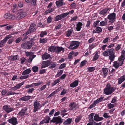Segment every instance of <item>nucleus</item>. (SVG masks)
<instances>
[{
    "label": "nucleus",
    "mask_w": 125,
    "mask_h": 125,
    "mask_svg": "<svg viewBox=\"0 0 125 125\" xmlns=\"http://www.w3.org/2000/svg\"><path fill=\"white\" fill-rule=\"evenodd\" d=\"M72 121V119L68 118L63 123L64 125H69L70 124Z\"/></svg>",
    "instance_id": "nucleus-26"
},
{
    "label": "nucleus",
    "mask_w": 125,
    "mask_h": 125,
    "mask_svg": "<svg viewBox=\"0 0 125 125\" xmlns=\"http://www.w3.org/2000/svg\"><path fill=\"white\" fill-rule=\"evenodd\" d=\"M50 55L49 54H47L46 53H45L42 56V58L43 60L47 59L50 57Z\"/></svg>",
    "instance_id": "nucleus-30"
},
{
    "label": "nucleus",
    "mask_w": 125,
    "mask_h": 125,
    "mask_svg": "<svg viewBox=\"0 0 125 125\" xmlns=\"http://www.w3.org/2000/svg\"><path fill=\"white\" fill-rule=\"evenodd\" d=\"M56 66V64L52 63L51 64V66H49V68H53L55 67Z\"/></svg>",
    "instance_id": "nucleus-61"
},
{
    "label": "nucleus",
    "mask_w": 125,
    "mask_h": 125,
    "mask_svg": "<svg viewBox=\"0 0 125 125\" xmlns=\"http://www.w3.org/2000/svg\"><path fill=\"white\" fill-rule=\"evenodd\" d=\"M49 121H48V120L47 121V120H46L45 119H44L43 120H42L41 122L40 123V125H41L42 124H43L44 123H49Z\"/></svg>",
    "instance_id": "nucleus-48"
},
{
    "label": "nucleus",
    "mask_w": 125,
    "mask_h": 125,
    "mask_svg": "<svg viewBox=\"0 0 125 125\" xmlns=\"http://www.w3.org/2000/svg\"><path fill=\"white\" fill-rule=\"evenodd\" d=\"M100 21L99 20L97 21L94 23V26L95 27H97V26L99 25V23Z\"/></svg>",
    "instance_id": "nucleus-50"
},
{
    "label": "nucleus",
    "mask_w": 125,
    "mask_h": 125,
    "mask_svg": "<svg viewBox=\"0 0 125 125\" xmlns=\"http://www.w3.org/2000/svg\"><path fill=\"white\" fill-rule=\"evenodd\" d=\"M63 0H61L57 1L56 2V3L57 5L62 6L63 4V2L62 1Z\"/></svg>",
    "instance_id": "nucleus-34"
},
{
    "label": "nucleus",
    "mask_w": 125,
    "mask_h": 125,
    "mask_svg": "<svg viewBox=\"0 0 125 125\" xmlns=\"http://www.w3.org/2000/svg\"><path fill=\"white\" fill-rule=\"evenodd\" d=\"M54 10V9L53 8H50L48 10H47L45 12V13L47 14L50 13L53 11Z\"/></svg>",
    "instance_id": "nucleus-44"
},
{
    "label": "nucleus",
    "mask_w": 125,
    "mask_h": 125,
    "mask_svg": "<svg viewBox=\"0 0 125 125\" xmlns=\"http://www.w3.org/2000/svg\"><path fill=\"white\" fill-rule=\"evenodd\" d=\"M67 16V14L66 13H64L60 15H58L56 17L54 21H57L61 20L63 18L66 17Z\"/></svg>",
    "instance_id": "nucleus-7"
},
{
    "label": "nucleus",
    "mask_w": 125,
    "mask_h": 125,
    "mask_svg": "<svg viewBox=\"0 0 125 125\" xmlns=\"http://www.w3.org/2000/svg\"><path fill=\"white\" fill-rule=\"evenodd\" d=\"M115 90V88L111 87L110 84H107L105 88L104 89V94L107 95L111 94Z\"/></svg>",
    "instance_id": "nucleus-1"
},
{
    "label": "nucleus",
    "mask_w": 125,
    "mask_h": 125,
    "mask_svg": "<svg viewBox=\"0 0 125 125\" xmlns=\"http://www.w3.org/2000/svg\"><path fill=\"white\" fill-rule=\"evenodd\" d=\"M94 114V113H92L89 115L88 118L90 121H94L93 118Z\"/></svg>",
    "instance_id": "nucleus-31"
},
{
    "label": "nucleus",
    "mask_w": 125,
    "mask_h": 125,
    "mask_svg": "<svg viewBox=\"0 0 125 125\" xmlns=\"http://www.w3.org/2000/svg\"><path fill=\"white\" fill-rule=\"evenodd\" d=\"M14 39L13 38H11L10 39H9L7 43L8 44H10L12 43L13 41H14Z\"/></svg>",
    "instance_id": "nucleus-64"
},
{
    "label": "nucleus",
    "mask_w": 125,
    "mask_h": 125,
    "mask_svg": "<svg viewBox=\"0 0 125 125\" xmlns=\"http://www.w3.org/2000/svg\"><path fill=\"white\" fill-rule=\"evenodd\" d=\"M40 105V104L39 103L37 100H36L33 104V106H34V109H33V112L34 113L38 109H40L41 107V106L39 107Z\"/></svg>",
    "instance_id": "nucleus-6"
},
{
    "label": "nucleus",
    "mask_w": 125,
    "mask_h": 125,
    "mask_svg": "<svg viewBox=\"0 0 125 125\" xmlns=\"http://www.w3.org/2000/svg\"><path fill=\"white\" fill-rule=\"evenodd\" d=\"M14 16L9 14H6L4 15L5 18L8 19H14Z\"/></svg>",
    "instance_id": "nucleus-15"
},
{
    "label": "nucleus",
    "mask_w": 125,
    "mask_h": 125,
    "mask_svg": "<svg viewBox=\"0 0 125 125\" xmlns=\"http://www.w3.org/2000/svg\"><path fill=\"white\" fill-rule=\"evenodd\" d=\"M66 65V64L65 63H64L61 64L59 67V69H61L64 67Z\"/></svg>",
    "instance_id": "nucleus-57"
},
{
    "label": "nucleus",
    "mask_w": 125,
    "mask_h": 125,
    "mask_svg": "<svg viewBox=\"0 0 125 125\" xmlns=\"http://www.w3.org/2000/svg\"><path fill=\"white\" fill-rule=\"evenodd\" d=\"M116 14L115 13H111L108 16V19H111L115 18Z\"/></svg>",
    "instance_id": "nucleus-21"
},
{
    "label": "nucleus",
    "mask_w": 125,
    "mask_h": 125,
    "mask_svg": "<svg viewBox=\"0 0 125 125\" xmlns=\"http://www.w3.org/2000/svg\"><path fill=\"white\" fill-rule=\"evenodd\" d=\"M102 75L104 77H105L107 75L108 70L107 68H103L102 70Z\"/></svg>",
    "instance_id": "nucleus-14"
},
{
    "label": "nucleus",
    "mask_w": 125,
    "mask_h": 125,
    "mask_svg": "<svg viewBox=\"0 0 125 125\" xmlns=\"http://www.w3.org/2000/svg\"><path fill=\"white\" fill-rule=\"evenodd\" d=\"M18 55H16L14 56H11L9 57V59L11 61H14L17 60Z\"/></svg>",
    "instance_id": "nucleus-27"
},
{
    "label": "nucleus",
    "mask_w": 125,
    "mask_h": 125,
    "mask_svg": "<svg viewBox=\"0 0 125 125\" xmlns=\"http://www.w3.org/2000/svg\"><path fill=\"white\" fill-rule=\"evenodd\" d=\"M35 56L34 55L32 56H31L28 59L27 61L29 63H30L32 61L33 59L35 57Z\"/></svg>",
    "instance_id": "nucleus-43"
},
{
    "label": "nucleus",
    "mask_w": 125,
    "mask_h": 125,
    "mask_svg": "<svg viewBox=\"0 0 125 125\" xmlns=\"http://www.w3.org/2000/svg\"><path fill=\"white\" fill-rule=\"evenodd\" d=\"M52 19V18L51 16H49L47 19V22L48 23L51 22Z\"/></svg>",
    "instance_id": "nucleus-60"
},
{
    "label": "nucleus",
    "mask_w": 125,
    "mask_h": 125,
    "mask_svg": "<svg viewBox=\"0 0 125 125\" xmlns=\"http://www.w3.org/2000/svg\"><path fill=\"white\" fill-rule=\"evenodd\" d=\"M69 106L70 107L69 110H72L76 107V104L74 102H73L69 104Z\"/></svg>",
    "instance_id": "nucleus-17"
},
{
    "label": "nucleus",
    "mask_w": 125,
    "mask_h": 125,
    "mask_svg": "<svg viewBox=\"0 0 125 125\" xmlns=\"http://www.w3.org/2000/svg\"><path fill=\"white\" fill-rule=\"evenodd\" d=\"M47 32L46 31H42L41 32L40 35V36L41 37H43L44 35H46Z\"/></svg>",
    "instance_id": "nucleus-47"
},
{
    "label": "nucleus",
    "mask_w": 125,
    "mask_h": 125,
    "mask_svg": "<svg viewBox=\"0 0 125 125\" xmlns=\"http://www.w3.org/2000/svg\"><path fill=\"white\" fill-rule=\"evenodd\" d=\"M121 55L120 57H121L122 58L125 59V51L123 50L122 52H121Z\"/></svg>",
    "instance_id": "nucleus-36"
},
{
    "label": "nucleus",
    "mask_w": 125,
    "mask_h": 125,
    "mask_svg": "<svg viewBox=\"0 0 125 125\" xmlns=\"http://www.w3.org/2000/svg\"><path fill=\"white\" fill-rule=\"evenodd\" d=\"M63 71V70H60V71L55 76V77H57L61 75L62 74Z\"/></svg>",
    "instance_id": "nucleus-45"
},
{
    "label": "nucleus",
    "mask_w": 125,
    "mask_h": 125,
    "mask_svg": "<svg viewBox=\"0 0 125 125\" xmlns=\"http://www.w3.org/2000/svg\"><path fill=\"white\" fill-rule=\"evenodd\" d=\"M125 59L122 58L121 57H119L118 59L119 62L118 63L120 65V66H121L123 64L124 61Z\"/></svg>",
    "instance_id": "nucleus-32"
},
{
    "label": "nucleus",
    "mask_w": 125,
    "mask_h": 125,
    "mask_svg": "<svg viewBox=\"0 0 125 125\" xmlns=\"http://www.w3.org/2000/svg\"><path fill=\"white\" fill-rule=\"evenodd\" d=\"M94 119L95 121H97L103 120V118L102 117H99V115L98 114H95L94 117Z\"/></svg>",
    "instance_id": "nucleus-13"
},
{
    "label": "nucleus",
    "mask_w": 125,
    "mask_h": 125,
    "mask_svg": "<svg viewBox=\"0 0 125 125\" xmlns=\"http://www.w3.org/2000/svg\"><path fill=\"white\" fill-rule=\"evenodd\" d=\"M67 90L65 89H63V90L62 91V92L61 93V95H63L65 94L67 92Z\"/></svg>",
    "instance_id": "nucleus-58"
},
{
    "label": "nucleus",
    "mask_w": 125,
    "mask_h": 125,
    "mask_svg": "<svg viewBox=\"0 0 125 125\" xmlns=\"http://www.w3.org/2000/svg\"><path fill=\"white\" fill-rule=\"evenodd\" d=\"M114 66L115 68L117 69L118 68L119 66H120V65L117 62V61H115L114 62Z\"/></svg>",
    "instance_id": "nucleus-41"
},
{
    "label": "nucleus",
    "mask_w": 125,
    "mask_h": 125,
    "mask_svg": "<svg viewBox=\"0 0 125 125\" xmlns=\"http://www.w3.org/2000/svg\"><path fill=\"white\" fill-rule=\"evenodd\" d=\"M7 91L6 89H3L2 90L1 92V94L2 95H5L7 92Z\"/></svg>",
    "instance_id": "nucleus-55"
},
{
    "label": "nucleus",
    "mask_w": 125,
    "mask_h": 125,
    "mask_svg": "<svg viewBox=\"0 0 125 125\" xmlns=\"http://www.w3.org/2000/svg\"><path fill=\"white\" fill-rule=\"evenodd\" d=\"M55 47L54 46H52L50 47L48 49V50L51 52H54V49Z\"/></svg>",
    "instance_id": "nucleus-40"
},
{
    "label": "nucleus",
    "mask_w": 125,
    "mask_h": 125,
    "mask_svg": "<svg viewBox=\"0 0 125 125\" xmlns=\"http://www.w3.org/2000/svg\"><path fill=\"white\" fill-rule=\"evenodd\" d=\"M87 62V61L86 60H84L83 61L81 62L80 64L82 66L84 65Z\"/></svg>",
    "instance_id": "nucleus-63"
},
{
    "label": "nucleus",
    "mask_w": 125,
    "mask_h": 125,
    "mask_svg": "<svg viewBox=\"0 0 125 125\" xmlns=\"http://www.w3.org/2000/svg\"><path fill=\"white\" fill-rule=\"evenodd\" d=\"M34 90V88H31L27 90V91L28 93H31Z\"/></svg>",
    "instance_id": "nucleus-52"
},
{
    "label": "nucleus",
    "mask_w": 125,
    "mask_h": 125,
    "mask_svg": "<svg viewBox=\"0 0 125 125\" xmlns=\"http://www.w3.org/2000/svg\"><path fill=\"white\" fill-rule=\"evenodd\" d=\"M115 56V53L111 55L109 57V59L111 60V61L112 62L114 60Z\"/></svg>",
    "instance_id": "nucleus-35"
},
{
    "label": "nucleus",
    "mask_w": 125,
    "mask_h": 125,
    "mask_svg": "<svg viewBox=\"0 0 125 125\" xmlns=\"http://www.w3.org/2000/svg\"><path fill=\"white\" fill-rule=\"evenodd\" d=\"M31 70L30 69H27L24 71L22 73V75L28 74L30 73L31 72Z\"/></svg>",
    "instance_id": "nucleus-25"
},
{
    "label": "nucleus",
    "mask_w": 125,
    "mask_h": 125,
    "mask_svg": "<svg viewBox=\"0 0 125 125\" xmlns=\"http://www.w3.org/2000/svg\"><path fill=\"white\" fill-rule=\"evenodd\" d=\"M95 69V68L94 67H90L89 68L88 71L90 72H92Z\"/></svg>",
    "instance_id": "nucleus-51"
},
{
    "label": "nucleus",
    "mask_w": 125,
    "mask_h": 125,
    "mask_svg": "<svg viewBox=\"0 0 125 125\" xmlns=\"http://www.w3.org/2000/svg\"><path fill=\"white\" fill-rule=\"evenodd\" d=\"M31 96H25L22 97L20 99V101H28L31 98Z\"/></svg>",
    "instance_id": "nucleus-16"
},
{
    "label": "nucleus",
    "mask_w": 125,
    "mask_h": 125,
    "mask_svg": "<svg viewBox=\"0 0 125 125\" xmlns=\"http://www.w3.org/2000/svg\"><path fill=\"white\" fill-rule=\"evenodd\" d=\"M60 79L58 78L57 80H55L54 82L52 83V86H54L56 84L58 83H59L60 82Z\"/></svg>",
    "instance_id": "nucleus-38"
},
{
    "label": "nucleus",
    "mask_w": 125,
    "mask_h": 125,
    "mask_svg": "<svg viewBox=\"0 0 125 125\" xmlns=\"http://www.w3.org/2000/svg\"><path fill=\"white\" fill-rule=\"evenodd\" d=\"M18 12L19 13L17 14L15 16H14V19H15L17 20H19L22 18V16H21L20 11Z\"/></svg>",
    "instance_id": "nucleus-20"
},
{
    "label": "nucleus",
    "mask_w": 125,
    "mask_h": 125,
    "mask_svg": "<svg viewBox=\"0 0 125 125\" xmlns=\"http://www.w3.org/2000/svg\"><path fill=\"white\" fill-rule=\"evenodd\" d=\"M82 23L81 22H79L76 25V29L77 31H79L81 29V26L82 25Z\"/></svg>",
    "instance_id": "nucleus-22"
},
{
    "label": "nucleus",
    "mask_w": 125,
    "mask_h": 125,
    "mask_svg": "<svg viewBox=\"0 0 125 125\" xmlns=\"http://www.w3.org/2000/svg\"><path fill=\"white\" fill-rule=\"evenodd\" d=\"M12 37L11 35H8L6 36L3 40L0 41V47H2L7 40L10 38Z\"/></svg>",
    "instance_id": "nucleus-5"
},
{
    "label": "nucleus",
    "mask_w": 125,
    "mask_h": 125,
    "mask_svg": "<svg viewBox=\"0 0 125 125\" xmlns=\"http://www.w3.org/2000/svg\"><path fill=\"white\" fill-rule=\"evenodd\" d=\"M34 32V31H31L29 29L25 33L23 34V36H26L29 34Z\"/></svg>",
    "instance_id": "nucleus-28"
},
{
    "label": "nucleus",
    "mask_w": 125,
    "mask_h": 125,
    "mask_svg": "<svg viewBox=\"0 0 125 125\" xmlns=\"http://www.w3.org/2000/svg\"><path fill=\"white\" fill-rule=\"evenodd\" d=\"M32 70L34 72H36L38 71V68L36 66H33L32 68Z\"/></svg>",
    "instance_id": "nucleus-37"
},
{
    "label": "nucleus",
    "mask_w": 125,
    "mask_h": 125,
    "mask_svg": "<svg viewBox=\"0 0 125 125\" xmlns=\"http://www.w3.org/2000/svg\"><path fill=\"white\" fill-rule=\"evenodd\" d=\"M51 63L52 62L49 60L45 61L43 63L41 68H43L47 67L50 65Z\"/></svg>",
    "instance_id": "nucleus-10"
},
{
    "label": "nucleus",
    "mask_w": 125,
    "mask_h": 125,
    "mask_svg": "<svg viewBox=\"0 0 125 125\" xmlns=\"http://www.w3.org/2000/svg\"><path fill=\"white\" fill-rule=\"evenodd\" d=\"M72 33V32L71 30H69L67 31L66 33L67 36L69 37L70 36L71 34Z\"/></svg>",
    "instance_id": "nucleus-59"
},
{
    "label": "nucleus",
    "mask_w": 125,
    "mask_h": 125,
    "mask_svg": "<svg viewBox=\"0 0 125 125\" xmlns=\"http://www.w3.org/2000/svg\"><path fill=\"white\" fill-rule=\"evenodd\" d=\"M27 111V108H24L22 109L21 110L19 113L18 115L21 116H23L25 115V113Z\"/></svg>",
    "instance_id": "nucleus-12"
},
{
    "label": "nucleus",
    "mask_w": 125,
    "mask_h": 125,
    "mask_svg": "<svg viewBox=\"0 0 125 125\" xmlns=\"http://www.w3.org/2000/svg\"><path fill=\"white\" fill-rule=\"evenodd\" d=\"M17 120L16 118L13 117L9 119L8 121L9 123L12 124L13 125H15L18 123Z\"/></svg>",
    "instance_id": "nucleus-9"
},
{
    "label": "nucleus",
    "mask_w": 125,
    "mask_h": 125,
    "mask_svg": "<svg viewBox=\"0 0 125 125\" xmlns=\"http://www.w3.org/2000/svg\"><path fill=\"white\" fill-rule=\"evenodd\" d=\"M96 27L95 30L97 31V33H99L102 31V30L101 27Z\"/></svg>",
    "instance_id": "nucleus-42"
},
{
    "label": "nucleus",
    "mask_w": 125,
    "mask_h": 125,
    "mask_svg": "<svg viewBox=\"0 0 125 125\" xmlns=\"http://www.w3.org/2000/svg\"><path fill=\"white\" fill-rule=\"evenodd\" d=\"M64 48L62 47H55L54 51L56 53H59L61 51H62L63 52L64 51Z\"/></svg>",
    "instance_id": "nucleus-11"
},
{
    "label": "nucleus",
    "mask_w": 125,
    "mask_h": 125,
    "mask_svg": "<svg viewBox=\"0 0 125 125\" xmlns=\"http://www.w3.org/2000/svg\"><path fill=\"white\" fill-rule=\"evenodd\" d=\"M103 54L104 56H109V54H108L107 50L104 52L103 53Z\"/></svg>",
    "instance_id": "nucleus-49"
},
{
    "label": "nucleus",
    "mask_w": 125,
    "mask_h": 125,
    "mask_svg": "<svg viewBox=\"0 0 125 125\" xmlns=\"http://www.w3.org/2000/svg\"><path fill=\"white\" fill-rule=\"evenodd\" d=\"M20 11L22 18L24 17L26 15V13L25 12H22L23 10L21 9Z\"/></svg>",
    "instance_id": "nucleus-33"
},
{
    "label": "nucleus",
    "mask_w": 125,
    "mask_h": 125,
    "mask_svg": "<svg viewBox=\"0 0 125 125\" xmlns=\"http://www.w3.org/2000/svg\"><path fill=\"white\" fill-rule=\"evenodd\" d=\"M109 9L108 8H106L104 9L103 10L101 11L100 13L101 14L104 15L107 12L108 10H109Z\"/></svg>",
    "instance_id": "nucleus-24"
},
{
    "label": "nucleus",
    "mask_w": 125,
    "mask_h": 125,
    "mask_svg": "<svg viewBox=\"0 0 125 125\" xmlns=\"http://www.w3.org/2000/svg\"><path fill=\"white\" fill-rule=\"evenodd\" d=\"M78 83V81L76 80L70 84V86L72 87H74L77 86Z\"/></svg>",
    "instance_id": "nucleus-18"
},
{
    "label": "nucleus",
    "mask_w": 125,
    "mask_h": 125,
    "mask_svg": "<svg viewBox=\"0 0 125 125\" xmlns=\"http://www.w3.org/2000/svg\"><path fill=\"white\" fill-rule=\"evenodd\" d=\"M47 39L46 38L40 39V43H43L47 42Z\"/></svg>",
    "instance_id": "nucleus-39"
},
{
    "label": "nucleus",
    "mask_w": 125,
    "mask_h": 125,
    "mask_svg": "<svg viewBox=\"0 0 125 125\" xmlns=\"http://www.w3.org/2000/svg\"><path fill=\"white\" fill-rule=\"evenodd\" d=\"M125 76H123L118 79V83L119 84H121L125 80V77H124Z\"/></svg>",
    "instance_id": "nucleus-23"
},
{
    "label": "nucleus",
    "mask_w": 125,
    "mask_h": 125,
    "mask_svg": "<svg viewBox=\"0 0 125 125\" xmlns=\"http://www.w3.org/2000/svg\"><path fill=\"white\" fill-rule=\"evenodd\" d=\"M29 75H27L22 76L20 78V79H24L27 78L28 77Z\"/></svg>",
    "instance_id": "nucleus-53"
},
{
    "label": "nucleus",
    "mask_w": 125,
    "mask_h": 125,
    "mask_svg": "<svg viewBox=\"0 0 125 125\" xmlns=\"http://www.w3.org/2000/svg\"><path fill=\"white\" fill-rule=\"evenodd\" d=\"M34 42L33 41H28L22 44L21 45L22 48L25 49H30L32 46V45H34Z\"/></svg>",
    "instance_id": "nucleus-2"
},
{
    "label": "nucleus",
    "mask_w": 125,
    "mask_h": 125,
    "mask_svg": "<svg viewBox=\"0 0 125 125\" xmlns=\"http://www.w3.org/2000/svg\"><path fill=\"white\" fill-rule=\"evenodd\" d=\"M107 113H104L103 115V116L106 118H108L110 117L111 116L109 115H107Z\"/></svg>",
    "instance_id": "nucleus-62"
},
{
    "label": "nucleus",
    "mask_w": 125,
    "mask_h": 125,
    "mask_svg": "<svg viewBox=\"0 0 125 125\" xmlns=\"http://www.w3.org/2000/svg\"><path fill=\"white\" fill-rule=\"evenodd\" d=\"M3 109L5 110L6 112L9 113L12 111L13 110V108H9L8 106L5 105L3 107Z\"/></svg>",
    "instance_id": "nucleus-8"
},
{
    "label": "nucleus",
    "mask_w": 125,
    "mask_h": 125,
    "mask_svg": "<svg viewBox=\"0 0 125 125\" xmlns=\"http://www.w3.org/2000/svg\"><path fill=\"white\" fill-rule=\"evenodd\" d=\"M99 57V55L97 52H96L94 57V59L93 61H95Z\"/></svg>",
    "instance_id": "nucleus-46"
},
{
    "label": "nucleus",
    "mask_w": 125,
    "mask_h": 125,
    "mask_svg": "<svg viewBox=\"0 0 125 125\" xmlns=\"http://www.w3.org/2000/svg\"><path fill=\"white\" fill-rule=\"evenodd\" d=\"M24 82H22L21 83H19L16 85L18 89H19L20 87L22 85L24 84Z\"/></svg>",
    "instance_id": "nucleus-54"
},
{
    "label": "nucleus",
    "mask_w": 125,
    "mask_h": 125,
    "mask_svg": "<svg viewBox=\"0 0 125 125\" xmlns=\"http://www.w3.org/2000/svg\"><path fill=\"white\" fill-rule=\"evenodd\" d=\"M30 30L31 31L32 30L34 31V32L36 31V25L34 23H32L31 24L29 28Z\"/></svg>",
    "instance_id": "nucleus-19"
},
{
    "label": "nucleus",
    "mask_w": 125,
    "mask_h": 125,
    "mask_svg": "<svg viewBox=\"0 0 125 125\" xmlns=\"http://www.w3.org/2000/svg\"><path fill=\"white\" fill-rule=\"evenodd\" d=\"M63 119L61 118L60 116L57 117H54L51 120V122L55 123L56 124H61L62 122Z\"/></svg>",
    "instance_id": "nucleus-4"
},
{
    "label": "nucleus",
    "mask_w": 125,
    "mask_h": 125,
    "mask_svg": "<svg viewBox=\"0 0 125 125\" xmlns=\"http://www.w3.org/2000/svg\"><path fill=\"white\" fill-rule=\"evenodd\" d=\"M80 42H79L73 41L71 42L70 46L68 48L72 50H74L77 49L79 46Z\"/></svg>",
    "instance_id": "nucleus-3"
},
{
    "label": "nucleus",
    "mask_w": 125,
    "mask_h": 125,
    "mask_svg": "<svg viewBox=\"0 0 125 125\" xmlns=\"http://www.w3.org/2000/svg\"><path fill=\"white\" fill-rule=\"evenodd\" d=\"M107 50L108 52V54H109V55L113 54L114 53H115V52H114L115 50L113 48H112L111 49H109Z\"/></svg>",
    "instance_id": "nucleus-29"
},
{
    "label": "nucleus",
    "mask_w": 125,
    "mask_h": 125,
    "mask_svg": "<svg viewBox=\"0 0 125 125\" xmlns=\"http://www.w3.org/2000/svg\"><path fill=\"white\" fill-rule=\"evenodd\" d=\"M81 117L80 116H78L75 120V122L77 123L81 119Z\"/></svg>",
    "instance_id": "nucleus-56"
}]
</instances>
